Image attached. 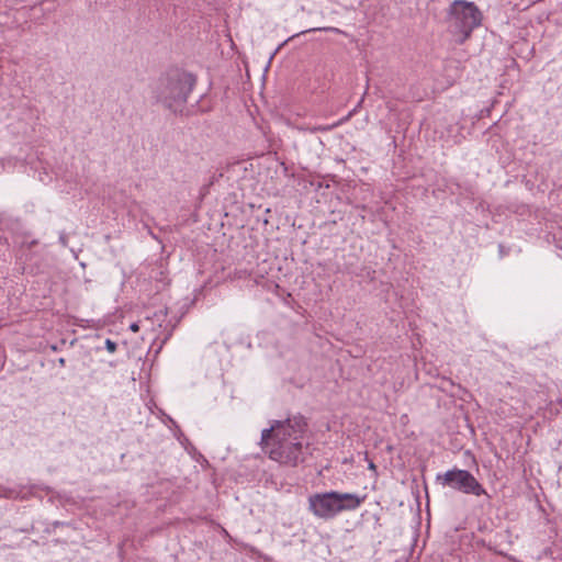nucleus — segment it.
I'll list each match as a JSON object with an SVG mask.
<instances>
[{"mask_svg": "<svg viewBox=\"0 0 562 562\" xmlns=\"http://www.w3.org/2000/svg\"><path fill=\"white\" fill-rule=\"evenodd\" d=\"M59 243H60L64 247H66V246H67V244H68V237H67V235H66L65 233H60V235H59Z\"/></svg>", "mask_w": 562, "mask_h": 562, "instance_id": "f8f14e48", "label": "nucleus"}, {"mask_svg": "<svg viewBox=\"0 0 562 562\" xmlns=\"http://www.w3.org/2000/svg\"><path fill=\"white\" fill-rule=\"evenodd\" d=\"M196 83V77L183 69H171L161 76L154 89L158 103L175 113H181L188 97Z\"/></svg>", "mask_w": 562, "mask_h": 562, "instance_id": "f03ea898", "label": "nucleus"}, {"mask_svg": "<svg viewBox=\"0 0 562 562\" xmlns=\"http://www.w3.org/2000/svg\"><path fill=\"white\" fill-rule=\"evenodd\" d=\"M130 329L134 333L139 330V323H132Z\"/></svg>", "mask_w": 562, "mask_h": 562, "instance_id": "ddd939ff", "label": "nucleus"}, {"mask_svg": "<svg viewBox=\"0 0 562 562\" xmlns=\"http://www.w3.org/2000/svg\"><path fill=\"white\" fill-rule=\"evenodd\" d=\"M65 362H66V361H65V359H64V358H59V359H58V363H59V366H61V367H63V366H65Z\"/></svg>", "mask_w": 562, "mask_h": 562, "instance_id": "2eb2a0df", "label": "nucleus"}, {"mask_svg": "<svg viewBox=\"0 0 562 562\" xmlns=\"http://www.w3.org/2000/svg\"><path fill=\"white\" fill-rule=\"evenodd\" d=\"M369 469L375 471L376 467H375V464L373 462H370L369 463Z\"/></svg>", "mask_w": 562, "mask_h": 562, "instance_id": "4468645a", "label": "nucleus"}, {"mask_svg": "<svg viewBox=\"0 0 562 562\" xmlns=\"http://www.w3.org/2000/svg\"><path fill=\"white\" fill-rule=\"evenodd\" d=\"M366 499L355 493H339L336 491L316 493L308 497V509L314 516L322 519H333L339 513L357 509Z\"/></svg>", "mask_w": 562, "mask_h": 562, "instance_id": "7ed1b4c3", "label": "nucleus"}, {"mask_svg": "<svg viewBox=\"0 0 562 562\" xmlns=\"http://www.w3.org/2000/svg\"><path fill=\"white\" fill-rule=\"evenodd\" d=\"M217 375H218L220 378H222V376H223V373H222V370H221V369L218 370V374H217Z\"/></svg>", "mask_w": 562, "mask_h": 562, "instance_id": "f3484780", "label": "nucleus"}, {"mask_svg": "<svg viewBox=\"0 0 562 562\" xmlns=\"http://www.w3.org/2000/svg\"><path fill=\"white\" fill-rule=\"evenodd\" d=\"M18 243L21 255L26 256V251H29L33 246H36L38 244V240L35 238H31L30 235H23Z\"/></svg>", "mask_w": 562, "mask_h": 562, "instance_id": "423d86ee", "label": "nucleus"}, {"mask_svg": "<svg viewBox=\"0 0 562 562\" xmlns=\"http://www.w3.org/2000/svg\"><path fill=\"white\" fill-rule=\"evenodd\" d=\"M105 349L110 352V353H113L116 351L117 349V345L116 342L112 341L111 339H106L105 340Z\"/></svg>", "mask_w": 562, "mask_h": 562, "instance_id": "1a4fd4ad", "label": "nucleus"}, {"mask_svg": "<svg viewBox=\"0 0 562 562\" xmlns=\"http://www.w3.org/2000/svg\"><path fill=\"white\" fill-rule=\"evenodd\" d=\"M166 315H167V312H166V311H164V310H160V311H158V312H156V313L154 314L155 318H156L158 322L164 321V318L166 317Z\"/></svg>", "mask_w": 562, "mask_h": 562, "instance_id": "9b49d317", "label": "nucleus"}, {"mask_svg": "<svg viewBox=\"0 0 562 562\" xmlns=\"http://www.w3.org/2000/svg\"><path fill=\"white\" fill-rule=\"evenodd\" d=\"M316 31H333V32H339V30H338V29H336V27H324V29H322V27H313V29H310V30H307V31H303L302 33H305V32H316Z\"/></svg>", "mask_w": 562, "mask_h": 562, "instance_id": "9d476101", "label": "nucleus"}, {"mask_svg": "<svg viewBox=\"0 0 562 562\" xmlns=\"http://www.w3.org/2000/svg\"><path fill=\"white\" fill-rule=\"evenodd\" d=\"M436 480L442 486L450 487L463 494L474 496L487 494L483 485L468 470L453 468L442 474H437Z\"/></svg>", "mask_w": 562, "mask_h": 562, "instance_id": "39448f33", "label": "nucleus"}, {"mask_svg": "<svg viewBox=\"0 0 562 562\" xmlns=\"http://www.w3.org/2000/svg\"><path fill=\"white\" fill-rule=\"evenodd\" d=\"M16 159L14 157L0 158V171L13 169L15 167Z\"/></svg>", "mask_w": 562, "mask_h": 562, "instance_id": "6e6552de", "label": "nucleus"}, {"mask_svg": "<svg viewBox=\"0 0 562 562\" xmlns=\"http://www.w3.org/2000/svg\"><path fill=\"white\" fill-rule=\"evenodd\" d=\"M169 336H170V334H168V335L164 338L162 344H164L166 340H168Z\"/></svg>", "mask_w": 562, "mask_h": 562, "instance_id": "dca6fc26", "label": "nucleus"}, {"mask_svg": "<svg viewBox=\"0 0 562 562\" xmlns=\"http://www.w3.org/2000/svg\"><path fill=\"white\" fill-rule=\"evenodd\" d=\"M306 429V419L301 414L272 420L270 427L261 431L260 446L271 460L296 467L305 461L303 437Z\"/></svg>", "mask_w": 562, "mask_h": 562, "instance_id": "f257e3e1", "label": "nucleus"}, {"mask_svg": "<svg viewBox=\"0 0 562 562\" xmlns=\"http://www.w3.org/2000/svg\"><path fill=\"white\" fill-rule=\"evenodd\" d=\"M449 27L460 35V43L468 40L475 27L481 24L482 13L474 2L454 0L448 10Z\"/></svg>", "mask_w": 562, "mask_h": 562, "instance_id": "20e7f679", "label": "nucleus"}, {"mask_svg": "<svg viewBox=\"0 0 562 562\" xmlns=\"http://www.w3.org/2000/svg\"><path fill=\"white\" fill-rule=\"evenodd\" d=\"M353 112H350L347 116L340 119L339 121L330 124V125H317V126H314L311 128V132L312 133H315V132H328V131H331L334 130L335 127H338L340 126L341 124H344L345 122H347L351 115H352Z\"/></svg>", "mask_w": 562, "mask_h": 562, "instance_id": "0eeeda50", "label": "nucleus"}]
</instances>
